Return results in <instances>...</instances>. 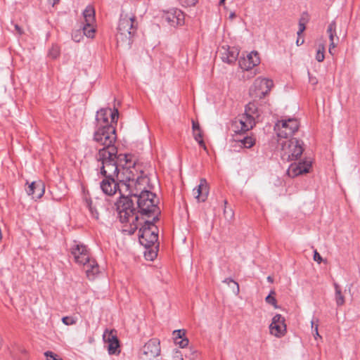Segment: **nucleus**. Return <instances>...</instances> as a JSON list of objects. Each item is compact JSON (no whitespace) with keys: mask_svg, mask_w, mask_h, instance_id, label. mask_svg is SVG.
<instances>
[{"mask_svg":"<svg viewBox=\"0 0 360 360\" xmlns=\"http://www.w3.org/2000/svg\"><path fill=\"white\" fill-rule=\"evenodd\" d=\"M15 30L19 34H22L23 33L22 28L18 25H15Z\"/></svg>","mask_w":360,"mask_h":360,"instance_id":"nucleus-49","label":"nucleus"},{"mask_svg":"<svg viewBox=\"0 0 360 360\" xmlns=\"http://www.w3.org/2000/svg\"><path fill=\"white\" fill-rule=\"evenodd\" d=\"M119 112L117 109L105 108L98 110L96 115V129L107 127H115L112 123L117 122Z\"/></svg>","mask_w":360,"mask_h":360,"instance_id":"nucleus-11","label":"nucleus"},{"mask_svg":"<svg viewBox=\"0 0 360 360\" xmlns=\"http://www.w3.org/2000/svg\"><path fill=\"white\" fill-rule=\"evenodd\" d=\"M304 43V39L300 38V36H298L297 39L296 41V44L297 46H301Z\"/></svg>","mask_w":360,"mask_h":360,"instance_id":"nucleus-50","label":"nucleus"},{"mask_svg":"<svg viewBox=\"0 0 360 360\" xmlns=\"http://www.w3.org/2000/svg\"><path fill=\"white\" fill-rule=\"evenodd\" d=\"M96 160L100 173L104 177L116 178L121 182L122 188H124V185L134 180L135 175L131 169L134 163L130 161L126 154L117 155V153L98 151Z\"/></svg>","mask_w":360,"mask_h":360,"instance_id":"nucleus-2","label":"nucleus"},{"mask_svg":"<svg viewBox=\"0 0 360 360\" xmlns=\"http://www.w3.org/2000/svg\"><path fill=\"white\" fill-rule=\"evenodd\" d=\"M259 63L260 58L257 51L250 52L245 58H241L238 61L240 68L244 70L252 69Z\"/></svg>","mask_w":360,"mask_h":360,"instance_id":"nucleus-21","label":"nucleus"},{"mask_svg":"<svg viewBox=\"0 0 360 360\" xmlns=\"http://www.w3.org/2000/svg\"><path fill=\"white\" fill-rule=\"evenodd\" d=\"M179 1L183 6H194L198 2V0H179Z\"/></svg>","mask_w":360,"mask_h":360,"instance_id":"nucleus-40","label":"nucleus"},{"mask_svg":"<svg viewBox=\"0 0 360 360\" xmlns=\"http://www.w3.org/2000/svg\"><path fill=\"white\" fill-rule=\"evenodd\" d=\"M174 335L175 340H178L179 339L183 338L185 336V330H176L173 332Z\"/></svg>","mask_w":360,"mask_h":360,"instance_id":"nucleus-36","label":"nucleus"},{"mask_svg":"<svg viewBox=\"0 0 360 360\" xmlns=\"http://www.w3.org/2000/svg\"><path fill=\"white\" fill-rule=\"evenodd\" d=\"M82 33L88 38H93L94 37L95 28L94 27V24L85 23L82 28Z\"/></svg>","mask_w":360,"mask_h":360,"instance_id":"nucleus-28","label":"nucleus"},{"mask_svg":"<svg viewBox=\"0 0 360 360\" xmlns=\"http://www.w3.org/2000/svg\"><path fill=\"white\" fill-rule=\"evenodd\" d=\"M324 52H325L324 44H319L318 49L316 51V60L318 62L323 61V60L325 58Z\"/></svg>","mask_w":360,"mask_h":360,"instance_id":"nucleus-30","label":"nucleus"},{"mask_svg":"<svg viewBox=\"0 0 360 360\" xmlns=\"http://www.w3.org/2000/svg\"><path fill=\"white\" fill-rule=\"evenodd\" d=\"M44 354L46 357V360H63L62 359L58 358L53 352L50 351L46 352Z\"/></svg>","mask_w":360,"mask_h":360,"instance_id":"nucleus-35","label":"nucleus"},{"mask_svg":"<svg viewBox=\"0 0 360 360\" xmlns=\"http://www.w3.org/2000/svg\"><path fill=\"white\" fill-rule=\"evenodd\" d=\"M103 339L108 345V351L110 354L117 353L120 347L119 340L117 337V332L114 330H105L103 335Z\"/></svg>","mask_w":360,"mask_h":360,"instance_id":"nucleus-18","label":"nucleus"},{"mask_svg":"<svg viewBox=\"0 0 360 360\" xmlns=\"http://www.w3.org/2000/svg\"><path fill=\"white\" fill-rule=\"evenodd\" d=\"M314 261L317 262L318 263H321V262L322 261V257H321L319 253L317 252V250H314Z\"/></svg>","mask_w":360,"mask_h":360,"instance_id":"nucleus-46","label":"nucleus"},{"mask_svg":"<svg viewBox=\"0 0 360 360\" xmlns=\"http://www.w3.org/2000/svg\"><path fill=\"white\" fill-rule=\"evenodd\" d=\"M71 253L75 258V261L84 266L86 276L90 280H93L96 275L99 273V267L94 259H91L89 252L86 246L83 245H75L72 248Z\"/></svg>","mask_w":360,"mask_h":360,"instance_id":"nucleus-5","label":"nucleus"},{"mask_svg":"<svg viewBox=\"0 0 360 360\" xmlns=\"http://www.w3.org/2000/svg\"><path fill=\"white\" fill-rule=\"evenodd\" d=\"M311 323V328H314V321H312Z\"/></svg>","mask_w":360,"mask_h":360,"instance_id":"nucleus-55","label":"nucleus"},{"mask_svg":"<svg viewBox=\"0 0 360 360\" xmlns=\"http://www.w3.org/2000/svg\"><path fill=\"white\" fill-rule=\"evenodd\" d=\"M116 210L120 221L125 224V231L133 234L139 227V213L136 212L133 200L128 196L122 195L116 203Z\"/></svg>","mask_w":360,"mask_h":360,"instance_id":"nucleus-3","label":"nucleus"},{"mask_svg":"<svg viewBox=\"0 0 360 360\" xmlns=\"http://www.w3.org/2000/svg\"><path fill=\"white\" fill-rule=\"evenodd\" d=\"M27 193L32 195L33 199L41 198L45 192V185L41 180L32 182L26 189Z\"/></svg>","mask_w":360,"mask_h":360,"instance_id":"nucleus-23","label":"nucleus"},{"mask_svg":"<svg viewBox=\"0 0 360 360\" xmlns=\"http://www.w3.org/2000/svg\"><path fill=\"white\" fill-rule=\"evenodd\" d=\"M197 356H198V352L196 350L191 351L190 356H189V360H198Z\"/></svg>","mask_w":360,"mask_h":360,"instance_id":"nucleus-47","label":"nucleus"},{"mask_svg":"<svg viewBox=\"0 0 360 360\" xmlns=\"http://www.w3.org/2000/svg\"><path fill=\"white\" fill-rule=\"evenodd\" d=\"M259 118L258 108L253 102H250L245 109V112L239 116L234 122L236 128L240 127V131H247L252 129Z\"/></svg>","mask_w":360,"mask_h":360,"instance_id":"nucleus-9","label":"nucleus"},{"mask_svg":"<svg viewBox=\"0 0 360 360\" xmlns=\"http://www.w3.org/2000/svg\"><path fill=\"white\" fill-rule=\"evenodd\" d=\"M192 129H193V132L201 131L200 128L199 123L194 120L192 121Z\"/></svg>","mask_w":360,"mask_h":360,"instance_id":"nucleus-44","label":"nucleus"},{"mask_svg":"<svg viewBox=\"0 0 360 360\" xmlns=\"http://www.w3.org/2000/svg\"><path fill=\"white\" fill-rule=\"evenodd\" d=\"M224 282L227 283V284H229L230 283H232L234 285V286L236 287V292L238 293L239 292V285H238V283L237 282L234 281L231 278H226L224 281Z\"/></svg>","mask_w":360,"mask_h":360,"instance_id":"nucleus-43","label":"nucleus"},{"mask_svg":"<svg viewBox=\"0 0 360 360\" xmlns=\"http://www.w3.org/2000/svg\"><path fill=\"white\" fill-rule=\"evenodd\" d=\"M267 281L270 283H272L274 280H273V278L269 276L267 277Z\"/></svg>","mask_w":360,"mask_h":360,"instance_id":"nucleus-53","label":"nucleus"},{"mask_svg":"<svg viewBox=\"0 0 360 360\" xmlns=\"http://www.w3.org/2000/svg\"><path fill=\"white\" fill-rule=\"evenodd\" d=\"M209 194V186L205 179L200 180L199 185L193 188V195L198 202H205Z\"/></svg>","mask_w":360,"mask_h":360,"instance_id":"nucleus-24","label":"nucleus"},{"mask_svg":"<svg viewBox=\"0 0 360 360\" xmlns=\"http://www.w3.org/2000/svg\"><path fill=\"white\" fill-rule=\"evenodd\" d=\"M117 136L115 127L101 128L95 130L94 140L98 144L103 146L98 151L117 153V148L114 146Z\"/></svg>","mask_w":360,"mask_h":360,"instance_id":"nucleus-7","label":"nucleus"},{"mask_svg":"<svg viewBox=\"0 0 360 360\" xmlns=\"http://www.w3.org/2000/svg\"><path fill=\"white\" fill-rule=\"evenodd\" d=\"M142 219L143 224L142 222H139V226L141 225L139 228V239L140 243L148 249L158 242V229L155 225V221L153 219L152 221Z\"/></svg>","mask_w":360,"mask_h":360,"instance_id":"nucleus-8","label":"nucleus"},{"mask_svg":"<svg viewBox=\"0 0 360 360\" xmlns=\"http://www.w3.org/2000/svg\"><path fill=\"white\" fill-rule=\"evenodd\" d=\"M160 353V342L153 339L149 340L143 347L142 356L144 360H152Z\"/></svg>","mask_w":360,"mask_h":360,"instance_id":"nucleus-16","label":"nucleus"},{"mask_svg":"<svg viewBox=\"0 0 360 360\" xmlns=\"http://www.w3.org/2000/svg\"><path fill=\"white\" fill-rule=\"evenodd\" d=\"M333 286L335 288V300L336 304L338 307L342 306L345 304V297L342 292L341 287L337 283H334Z\"/></svg>","mask_w":360,"mask_h":360,"instance_id":"nucleus-27","label":"nucleus"},{"mask_svg":"<svg viewBox=\"0 0 360 360\" xmlns=\"http://www.w3.org/2000/svg\"><path fill=\"white\" fill-rule=\"evenodd\" d=\"M305 25L304 22L302 21V20L299 22V30L297 32V36H300L302 33L305 30Z\"/></svg>","mask_w":360,"mask_h":360,"instance_id":"nucleus-41","label":"nucleus"},{"mask_svg":"<svg viewBox=\"0 0 360 360\" xmlns=\"http://www.w3.org/2000/svg\"><path fill=\"white\" fill-rule=\"evenodd\" d=\"M278 143L281 147V158L284 161L297 160L303 153V142L297 139L278 140Z\"/></svg>","mask_w":360,"mask_h":360,"instance_id":"nucleus-6","label":"nucleus"},{"mask_svg":"<svg viewBox=\"0 0 360 360\" xmlns=\"http://www.w3.org/2000/svg\"><path fill=\"white\" fill-rule=\"evenodd\" d=\"M50 4H52V6L56 5L57 3L59 2L60 0H48Z\"/></svg>","mask_w":360,"mask_h":360,"instance_id":"nucleus-51","label":"nucleus"},{"mask_svg":"<svg viewBox=\"0 0 360 360\" xmlns=\"http://www.w3.org/2000/svg\"><path fill=\"white\" fill-rule=\"evenodd\" d=\"M224 1H225V0H220L219 4H222Z\"/></svg>","mask_w":360,"mask_h":360,"instance_id":"nucleus-54","label":"nucleus"},{"mask_svg":"<svg viewBox=\"0 0 360 360\" xmlns=\"http://www.w3.org/2000/svg\"><path fill=\"white\" fill-rule=\"evenodd\" d=\"M85 23L94 24L95 22V11L91 6H88L83 12Z\"/></svg>","mask_w":360,"mask_h":360,"instance_id":"nucleus-26","label":"nucleus"},{"mask_svg":"<svg viewBox=\"0 0 360 360\" xmlns=\"http://www.w3.org/2000/svg\"><path fill=\"white\" fill-rule=\"evenodd\" d=\"M100 188L103 193L110 196L115 194L117 191L120 193L121 196L125 193H129V191H125V188L121 186V182L116 178L105 177L100 183Z\"/></svg>","mask_w":360,"mask_h":360,"instance_id":"nucleus-13","label":"nucleus"},{"mask_svg":"<svg viewBox=\"0 0 360 360\" xmlns=\"http://www.w3.org/2000/svg\"><path fill=\"white\" fill-rule=\"evenodd\" d=\"M163 20L171 26L181 25L184 22L183 12L177 8H172L164 13L162 16Z\"/></svg>","mask_w":360,"mask_h":360,"instance_id":"nucleus-17","label":"nucleus"},{"mask_svg":"<svg viewBox=\"0 0 360 360\" xmlns=\"http://www.w3.org/2000/svg\"><path fill=\"white\" fill-rule=\"evenodd\" d=\"M311 167V162L309 160L299 162L298 163H292L287 171V174L290 177H295L298 175L308 173Z\"/></svg>","mask_w":360,"mask_h":360,"instance_id":"nucleus-19","label":"nucleus"},{"mask_svg":"<svg viewBox=\"0 0 360 360\" xmlns=\"http://www.w3.org/2000/svg\"><path fill=\"white\" fill-rule=\"evenodd\" d=\"M175 343L179 345L180 347L184 348L188 345V340L186 338L179 339V340H175Z\"/></svg>","mask_w":360,"mask_h":360,"instance_id":"nucleus-37","label":"nucleus"},{"mask_svg":"<svg viewBox=\"0 0 360 360\" xmlns=\"http://www.w3.org/2000/svg\"><path fill=\"white\" fill-rule=\"evenodd\" d=\"M224 214L225 217L231 219L233 216V212L231 209H230L229 210H226V209L225 208L224 210Z\"/></svg>","mask_w":360,"mask_h":360,"instance_id":"nucleus-45","label":"nucleus"},{"mask_svg":"<svg viewBox=\"0 0 360 360\" xmlns=\"http://www.w3.org/2000/svg\"><path fill=\"white\" fill-rule=\"evenodd\" d=\"M285 320L281 314H276L269 326L270 333L276 338H281L286 333Z\"/></svg>","mask_w":360,"mask_h":360,"instance_id":"nucleus-14","label":"nucleus"},{"mask_svg":"<svg viewBox=\"0 0 360 360\" xmlns=\"http://www.w3.org/2000/svg\"><path fill=\"white\" fill-rule=\"evenodd\" d=\"M60 48L58 45L53 44L49 50V56L52 59H56L60 55Z\"/></svg>","mask_w":360,"mask_h":360,"instance_id":"nucleus-29","label":"nucleus"},{"mask_svg":"<svg viewBox=\"0 0 360 360\" xmlns=\"http://www.w3.org/2000/svg\"><path fill=\"white\" fill-rule=\"evenodd\" d=\"M327 33L328 34L330 44V49H335L339 41V37L337 36L336 33V22L335 21H332L328 26Z\"/></svg>","mask_w":360,"mask_h":360,"instance_id":"nucleus-25","label":"nucleus"},{"mask_svg":"<svg viewBox=\"0 0 360 360\" xmlns=\"http://www.w3.org/2000/svg\"><path fill=\"white\" fill-rule=\"evenodd\" d=\"M221 60L228 64L235 63L239 55V50L235 46H221L218 49Z\"/></svg>","mask_w":360,"mask_h":360,"instance_id":"nucleus-15","label":"nucleus"},{"mask_svg":"<svg viewBox=\"0 0 360 360\" xmlns=\"http://www.w3.org/2000/svg\"><path fill=\"white\" fill-rule=\"evenodd\" d=\"M313 331H314V337L315 339H316L317 338H321V337L320 336V335L319 333L317 324L315 326Z\"/></svg>","mask_w":360,"mask_h":360,"instance_id":"nucleus-48","label":"nucleus"},{"mask_svg":"<svg viewBox=\"0 0 360 360\" xmlns=\"http://www.w3.org/2000/svg\"><path fill=\"white\" fill-rule=\"evenodd\" d=\"M72 38L75 42H79L83 38L82 31L80 30L74 31L72 34Z\"/></svg>","mask_w":360,"mask_h":360,"instance_id":"nucleus-33","label":"nucleus"},{"mask_svg":"<svg viewBox=\"0 0 360 360\" xmlns=\"http://www.w3.org/2000/svg\"><path fill=\"white\" fill-rule=\"evenodd\" d=\"M158 255L157 251L153 250H148L145 251L144 256L147 260L153 261L155 258H156Z\"/></svg>","mask_w":360,"mask_h":360,"instance_id":"nucleus-32","label":"nucleus"},{"mask_svg":"<svg viewBox=\"0 0 360 360\" xmlns=\"http://www.w3.org/2000/svg\"><path fill=\"white\" fill-rule=\"evenodd\" d=\"M272 86V80L258 77L250 89V95L255 99H262L270 91Z\"/></svg>","mask_w":360,"mask_h":360,"instance_id":"nucleus-12","label":"nucleus"},{"mask_svg":"<svg viewBox=\"0 0 360 360\" xmlns=\"http://www.w3.org/2000/svg\"><path fill=\"white\" fill-rule=\"evenodd\" d=\"M63 323L66 326H71L75 323V321L72 317L65 316L62 319Z\"/></svg>","mask_w":360,"mask_h":360,"instance_id":"nucleus-38","label":"nucleus"},{"mask_svg":"<svg viewBox=\"0 0 360 360\" xmlns=\"http://www.w3.org/2000/svg\"><path fill=\"white\" fill-rule=\"evenodd\" d=\"M235 130L236 137L234 141L238 143V146L241 148H250L256 142V139L253 136H243V133L245 131H240V127L236 128Z\"/></svg>","mask_w":360,"mask_h":360,"instance_id":"nucleus-22","label":"nucleus"},{"mask_svg":"<svg viewBox=\"0 0 360 360\" xmlns=\"http://www.w3.org/2000/svg\"><path fill=\"white\" fill-rule=\"evenodd\" d=\"M299 122L297 119L289 118L288 120H278L274 127V130L278 137V140H288L299 129Z\"/></svg>","mask_w":360,"mask_h":360,"instance_id":"nucleus-10","label":"nucleus"},{"mask_svg":"<svg viewBox=\"0 0 360 360\" xmlns=\"http://www.w3.org/2000/svg\"><path fill=\"white\" fill-rule=\"evenodd\" d=\"M308 75H309V83L313 86L316 85L318 83V79H316V77L311 75L309 72H308Z\"/></svg>","mask_w":360,"mask_h":360,"instance_id":"nucleus-42","label":"nucleus"},{"mask_svg":"<svg viewBox=\"0 0 360 360\" xmlns=\"http://www.w3.org/2000/svg\"><path fill=\"white\" fill-rule=\"evenodd\" d=\"M275 295V291L271 290L270 294L266 297L265 300L267 303L271 304L274 305L275 307H276V300L274 297Z\"/></svg>","mask_w":360,"mask_h":360,"instance_id":"nucleus-34","label":"nucleus"},{"mask_svg":"<svg viewBox=\"0 0 360 360\" xmlns=\"http://www.w3.org/2000/svg\"><path fill=\"white\" fill-rule=\"evenodd\" d=\"M85 205L89 211L91 217L93 219L98 220L100 212L104 210L103 200L99 199L92 200L91 198H86Z\"/></svg>","mask_w":360,"mask_h":360,"instance_id":"nucleus-20","label":"nucleus"},{"mask_svg":"<svg viewBox=\"0 0 360 360\" xmlns=\"http://www.w3.org/2000/svg\"><path fill=\"white\" fill-rule=\"evenodd\" d=\"M155 176L149 177L143 172L141 175L131 181L127 185H124L128 195L134 196L137 201L139 213L143 217H152L153 221L158 219V215L160 211L158 207V198L152 191L155 182Z\"/></svg>","mask_w":360,"mask_h":360,"instance_id":"nucleus-1","label":"nucleus"},{"mask_svg":"<svg viewBox=\"0 0 360 360\" xmlns=\"http://www.w3.org/2000/svg\"><path fill=\"white\" fill-rule=\"evenodd\" d=\"M194 139L199 143L200 146L203 148L204 150L207 149V147L202 140V131H195L193 132Z\"/></svg>","mask_w":360,"mask_h":360,"instance_id":"nucleus-31","label":"nucleus"},{"mask_svg":"<svg viewBox=\"0 0 360 360\" xmlns=\"http://www.w3.org/2000/svg\"><path fill=\"white\" fill-rule=\"evenodd\" d=\"M136 30L137 22L135 14L131 11H127L123 9L117 27L116 39L117 44L129 49Z\"/></svg>","mask_w":360,"mask_h":360,"instance_id":"nucleus-4","label":"nucleus"},{"mask_svg":"<svg viewBox=\"0 0 360 360\" xmlns=\"http://www.w3.org/2000/svg\"><path fill=\"white\" fill-rule=\"evenodd\" d=\"M172 360H184L183 354L181 351L174 349L172 354Z\"/></svg>","mask_w":360,"mask_h":360,"instance_id":"nucleus-39","label":"nucleus"},{"mask_svg":"<svg viewBox=\"0 0 360 360\" xmlns=\"http://www.w3.org/2000/svg\"><path fill=\"white\" fill-rule=\"evenodd\" d=\"M333 49H330V45H329V53H330L332 56H333V55H334Z\"/></svg>","mask_w":360,"mask_h":360,"instance_id":"nucleus-52","label":"nucleus"}]
</instances>
